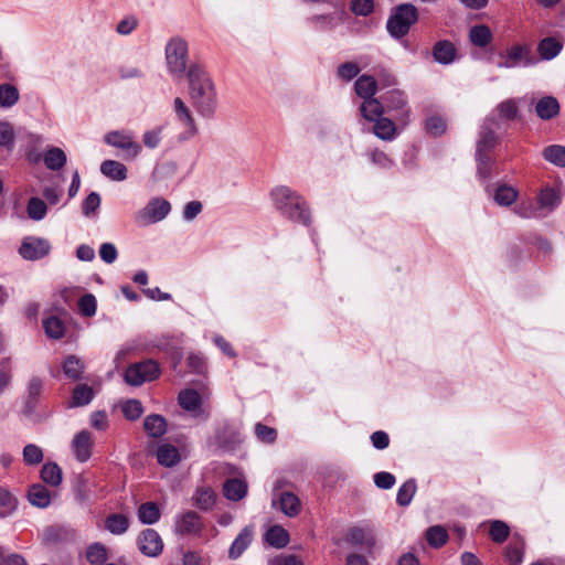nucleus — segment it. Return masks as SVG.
Instances as JSON below:
<instances>
[{"instance_id":"nucleus-1","label":"nucleus","mask_w":565,"mask_h":565,"mask_svg":"<svg viewBox=\"0 0 565 565\" xmlns=\"http://www.w3.org/2000/svg\"><path fill=\"white\" fill-rule=\"evenodd\" d=\"M186 77L193 107L201 116L211 117L217 107V94L210 75L199 64H191Z\"/></svg>"},{"instance_id":"nucleus-2","label":"nucleus","mask_w":565,"mask_h":565,"mask_svg":"<svg viewBox=\"0 0 565 565\" xmlns=\"http://www.w3.org/2000/svg\"><path fill=\"white\" fill-rule=\"evenodd\" d=\"M561 184H544L534 199L522 200L515 213L523 218H543L553 213L562 203Z\"/></svg>"},{"instance_id":"nucleus-3","label":"nucleus","mask_w":565,"mask_h":565,"mask_svg":"<svg viewBox=\"0 0 565 565\" xmlns=\"http://www.w3.org/2000/svg\"><path fill=\"white\" fill-rule=\"evenodd\" d=\"M269 196L273 206L282 216L294 222L309 225L310 213L307 203L296 191L289 186L279 185L270 191Z\"/></svg>"},{"instance_id":"nucleus-4","label":"nucleus","mask_w":565,"mask_h":565,"mask_svg":"<svg viewBox=\"0 0 565 565\" xmlns=\"http://www.w3.org/2000/svg\"><path fill=\"white\" fill-rule=\"evenodd\" d=\"M164 58L167 71L175 79L188 76L189 71V44L181 36H173L168 40L164 46Z\"/></svg>"},{"instance_id":"nucleus-5","label":"nucleus","mask_w":565,"mask_h":565,"mask_svg":"<svg viewBox=\"0 0 565 565\" xmlns=\"http://www.w3.org/2000/svg\"><path fill=\"white\" fill-rule=\"evenodd\" d=\"M417 9L413 4H399L387 19V32L394 39H401L408 33L411 26L417 21Z\"/></svg>"},{"instance_id":"nucleus-6","label":"nucleus","mask_w":565,"mask_h":565,"mask_svg":"<svg viewBox=\"0 0 565 565\" xmlns=\"http://www.w3.org/2000/svg\"><path fill=\"white\" fill-rule=\"evenodd\" d=\"M161 371L159 364L151 359L131 364L125 372V381L132 386H139L159 377Z\"/></svg>"},{"instance_id":"nucleus-7","label":"nucleus","mask_w":565,"mask_h":565,"mask_svg":"<svg viewBox=\"0 0 565 565\" xmlns=\"http://www.w3.org/2000/svg\"><path fill=\"white\" fill-rule=\"evenodd\" d=\"M171 211L170 203L162 198L151 199L146 206L135 214V222L139 226L158 223L167 217Z\"/></svg>"},{"instance_id":"nucleus-8","label":"nucleus","mask_w":565,"mask_h":565,"mask_svg":"<svg viewBox=\"0 0 565 565\" xmlns=\"http://www.w3.org/2000/svg\"><path fill=\"white\" fill-rule=\"evenodd\" d=\"M104 141L114 148L125 151V158L134 159L141 152V146L134 140L127 130H113L105 135Z\"/></svg>"},{"instance_id":"nucleus-9","label":"nucleus","mask_w":565,"mask_h":565,"mask_svg":"<svg viewBox=\"0 0 565 565\" xmlns=\"http://www.w3.org/2000/svg\"><path fill=\"white\" fill-rule=\"evenodd\" d=\"M51 252V243L43 237L26 236L22 239L19 255L26 260H38L47 256Z\"/></svg>"},{"instance_id":"nucleus-10","label":"nucleus","mask_w":565,"mask_h":565,"mask_svg":"<svg viewBox=\"0 0 565 565\" xmlns=\"http://www.w3.org/2000/svg\"><path fill=\"white\" fill-rule=\"evenodd\" d=\"M178 403L182 409L194 418L206 419L209 417V412L203 405L202 397L195 390L184 388L180 391Z\"/></svg>"},{"instance_id":"nucleus-11","label":"nucleus","mask_w":565,"mask_h":565,"mask_svg":"<svg viewBox=\"0 0 565 565\" xmlns=\"http://www.w3.org/2000/svg\"><path fill=\"white\" fill-rule=\"evenodd\" d=\"M384 111L395 113V118L402 124L408 122L409 108L407 98L401 90L394 89L383 96Z\"/></svg>"},{"instance_id":"nucleus-12","label":"nucleus","mask_w":565,"mask_h":565,"mask_svg":"<svg viewBox=\"0 0 565 565\" xmlns=\"http://www.w3.org/2000/svg\"><path fill=\"white\" fill-rule=\"evenodd\" d=\"M138 546L142 554L156 557L161 554L163 550V542L156 530L147 529L139 534Z\"/></svg>"},{"instance_id":"nucleus-13","label":"nucleus","mask_w":565,"mask_h":565,"mask_svg":"<svg viewBox=\"0 0 565 565\" xmlns=\"http://www.w3.org/2000/svg\"><path fill=\"white\" fill-rule=\"evenodd\" d=\"M498 126L499 124L493 118L488 117L486 119L479 132L476 153L488 154L495 147L498 138L494 134L493 127Z\"/></svg>"},{"instance_id":"nucleus-14","label":"nucleus","mask_w":565,"mask_h":565,"mask_svg":"<svg viewBox=\"0 0 565 565\" xmlns=\"http://www.w3.org/2000/svg\"><path fill=\"white\" fill-rule=\"evenodd\" d=\"M94 439L88 430L77 433L71 444L75 458L81 461H87L93 454Z\"/></svg>"},{"instance_id":"nucleus-15","label":"nucleus","mask_w":565,"mask_h":565,"mask_svg":"<svg viewBox=\"0 0 565 565\" xmlns=\"http://www.w3.org/2000/svg\"><path fill=\"white\" fill-rule=\"evenodd\" d=\"M530 65L529 50L524 45H513L504 54V61L498 64L500 68H513L519 65Z\"/></svg>"},{"instance_id":"nucleus-16","label":"nucleus","mask_w":565,"mask_h":565,"mask_svg":"<svg viewBox=\"0 0 565 565\" xmlns=\"http://www.w3.org/2000/svg\"><path fill=\"white\" fill-rule=\"evenodd\" d=\"M173 110H174L177 119L185 128L184 139H189V138L193 137L196 132L195 122H194V119L191 115L189 107L185 105V103L180 97L174 98Z\"/></svg>"},{"instance_id":"nucleus-17","label":"nucleus","mask_w":565,"mask_h":565,"mask_svg":"<svg viewBox=\"0 0 565 565\" xmlns=\"http://www.w3.org/2000/svg\"><path fill=\"white\" fill-rule=\"evenodd\" d=\"M202 523L200 516L193 512L188 511L180 515L175 522V532L182 535L196 534L201 531Z\"/></svg>"},{"instance_id":"nucleus-18","label":"nucleus","mask_w":565,"mask_h":565,"mask_svg":"<svg viewBox=\"0 0 565 565\" xmlns=\"http://www.w3.org/2000/svg\"><path fill=\"white\" fill-rule=\"evenodd\" d=\"M253 536L254 527L252 525L245 526L233 541L228 550V557L231 559L238 558L250 545Z\"/></svg>"},{"instance_id":"nucleus-19","label":"nucleus","mask_w":565,"mask_h":565,"mask_svg":"<svg viewBox=\"0 0 565 565\" xmlns=\"http://www.w3.org/2000/svg\"><path fill=\"white\" fill-rule=\"evenodd\" d=\"M156 457L161 466L169 468L177 466L181 460L179 448L167 443L157 446Z\"/></svg>"},{"instance_id":"nucleus-20","label":"nucleus","mask_w":565,"mask_h":565,"mask_svg":"<svg viewBox=\"0 0 565 565\" xmlns=\"http://www.w3.org/2000/svg\"><path fill=\"white\" fill-rule=\"evenodd\" d=\"M559 110V103L554 96H544L535 103V114L542 120L554 118Z\"/></svg>"},{"instance_id":"nucleus-21","label":"nucleus","mask_w":565,"mask_h":565,"mask_svg":"<svg viewBox=\"0 0 565 565\" xmlns=\"http://www.w3.org/2000/svg\"><path fill=\"white\" fill-rule=\"evenodd\" d=\"M247 483L238 478L227 479L223 484V494L227 500L239 501L247 494Z\"/></svg>"},{"instance_id":"nucleus-22","label":"nucleus","mask_w":565,"mask_h":565,"mask_svg":"<svg viewBox=\"0 0 565 565\" xmlns=\"http://www.w3.org/2000/svg\"><path fill=\"white\" fill-rule=\"evenodd\" d=\"M433 56L436 62L447 65L456 60L457 50L455 45L447 40L438 41L433 47Z\"/></svg>"},{"instance_id":"nucleus-23","label":"nucleus","mask_w":565,"mask_h":565,"mask_svg":"<svg viewBox=\"0 0 565 565\" xmlns=\"http://www.w3.org/2000/svg\"><path fill=\"white\" fill-rule=\"evenodd\" d=\"M216 502V493L210 487H200L192 497V503L198 509L207 511L214 507Z\"/></svg>"},{"instance_id":"nucleus-24","label":"nucleus","mask_w":565,"mask_h":565,"mask_svg":"<svg viewBox=\"0 0 565 565\" xmlns=\"http://www.w3.org/2000/svg\"><path fill=\"white\" fill-rule=\"evenodd\" d=\"M360 113L365 120L375 121L384 113L383 102L374 97L365 98L360 105Z\"/></svg>"},{"instance_id":"nucleus-25","label":"nucleus","mask_w":565,"mask_h":565,"mask_svg":"<svg viewBox=\"0 0 565 565\" xmlns=\"http://www.w3.org/2000/svg\"><path fill=\"white\" fill-rule=\"evenodd\" d=\"M28 499L32 505L41 509L47 508L51 504L50 491L40 483L30 487Z\"/></svg>"},{"instance_id":"nucleus-26","label":"nucleus","mask_w":565,"mask_h":565,"mask_svg":"<svg viewBox=\"0 0 565 565\" xmlns=\"http://www.w3.org/2000/svg\"><path fill=\"white\" fill-rule=\"evenodd\" d=\"M43 160L47 169L56 171L65 166L67 157L63 149L50 147L45 150Z\"/></svg>"},{"instance_id":"nucleus-27","label":"nucleus","mask_w":565,"mask_h":565,"mask_svg":"<svg viewBox=\"0 0 565 565\" xmlns=\"http://www.w3.org/2000/svg\"><path fill=\"white\" fill-rule=\"evenodd\" d=\"M279 509L285 515L294 518L300 512V499L292 492H282L279 497Z\"/></svg>"},{"instance_id":"nucleus-28","label":"nucleus","mask_w":565,"mask_h":565,"mask_svg":"<svg viewBox=\"0 0 565 565\" xmlns=\"http://www.w3.org/2000/svg\"><path fill=\"white\" fill-rule=\"evenodd\" d=\"M143 428L150 437H161L167 431V420L158 414L148 415L143 420Z\"/></svg>"},{"instance_id":"nucleus-29","label":"nucleus","mask_w":565,"mask_h":565,"mask_svg":"<svg viewBox=\"0 0 565 565\" xmlns=\"http://www.w3.org/2000/svg\"><path fill=\"white\" fill-rule=\"evenodd\" d=\"M100 172L114 181H124L127 178V168L116 160H105L100 164Z\"/></svg>"},{"instance_id":"nucleus-30","label":"nucleus","mask_w":565,"mask_h":565,"mask_svg":"<svg viewBox=\"0 0 565 565\" xmlns=\"http://www.w3.org/2000/svg\"><path fill=\"white\" fill-rule=\"evenodd\" d=\"M492 32L486 24L473 25L469 31L470 42L478 47H484L492 41Z\"/></svg>"},{"instance_id":"nucleus-31","label":"nucleus","mask_w":565,"mask_h":565,"mask_svg":"<svg viewBox=\"0 0 565 565\" xmlns=\"http://www.w3.org/2000/svg\"><path fill=\"white\" fill-rule=\"evenodd\" d=\"M265 541L276 548L285 547L289 542L288 532L280 525L270 526L265 533Z\"/></svg>"},{"instance_id":"nucleus-32","label":"nucleus","mask_w":565,"mask_h":565,"mask_svg":"<svg viewBox=\"0 0 565 565\" xmlns=\"http://www.w3.org/2000/svg\"><path fill=\"white\" fill-rule=\"evenodd\" d=\"M376 88V81L370 75L360 76L354 84L356 95L363 99L374 97Z\"/></svg>"},{"instance_id":"nucleus-33","label":"nucleus","mask_w":565,"mask_h":565,"mask_svg":"<svg viewBox=\"0 0 565 565\" xmlns=\"http://www.w3.org/2000/svg\"><path fill=\"white\" fill-rule=\"evenodd\" d=\"M563 49V44L554 38H545L541 40L537 46L540 56L550 61L556 57Z\"/></svg>"},{"instance_id":"nucleus-34","label":"nucleus","mask_w":565,"mask_h":565,"mask_svg":"<svg viewBox=\"0 0 565 565\" xmlns=\"http://www.w3.org/2000/svg\"><path fill=\"white\" fill-rule=\"evenodd\" d=\"M43 390V381L33 376L29 383L26 388V399H25V408L29 413L33 412L36 405V401L40 397Z\"/></svg>"},{"instance_id":"nucleus-35","label":"nucleus","mask_w":565,"mask_h":565,"mask_svg":"<svg viewBox=\"0 0 565 565\" xmlns=\"http://www.w3.org/2000/svg\"><path fill=\"white\" fill-rule=\"evenodd\" d=\"M374 122L373 131L379 138L383 140H392L395 137L396 126L394 121L381 116Z\"/></svg>"},{"instance_id":"nucleus-36","label":"nucleus","mask_w":565,"mask_h":565,"mask_svg":"<svg viewBox=\"0 0 565 565\" xmlns=\"http://www.w3.org/2000/svg\"><path fill=\"white\" fill-rule=\"evenodd\" d=\"M518 199V191L507 184L499 185L493 195V200L497 204L501 206H510Z\"/></svg>"},{"instance_id":"nucleus-37","label":"nucleus","mask_w":565,"mask_h":565,"mask_svg":"<svg viewBox=\"0 0 565 565\" xmlns=\"http://www.w3.org/2000/svg\"><path fill=\"white\" fill-rule=\"evenodd\" d=\"M63 372L66 377L76 381L84 372V363L76 355H68L63 362Z\"/></svg>"},{"instance_id":"nucleus-38","label":"nucleus","mask_w":565,"mask_h":565,"mask_svg":"<svg viewBox=\"0 0 565 565\" xmlns=\"http://www.w3.org/2000/svg\"><path fill=\"white\" fill-rule=\"evenodd\" d=\"M542 157L550 163L565 168V147L561 145H552L544 148Z\"/></svg>"},{"instance_id":"nucleus-39","label":"nucleus","mask_w":565,"mask_h":565,"mask_svg":"<svg viewBox=\"0 0 565 565\" xmlns=\"http://www.w3.org/2000/svg\"><path fill=\"white\" fill-rule=\"evenodd\" d=\"M20 98L18 88L9 83L0 85V107L11 108Z\"/></svg>"},{"instance_id":"nucleus-40","label":"nucleus","mask_w":565,"mask_h":565,"mask_svg":"<svg viewBox=\"0 0 565 565\" xmlns=\"http://www.w3.org/2000/svg\"><path fill=\"white\" fill-rule=\"evenodd\" d=\"M138 519L143 524H153L160 519V510L153 502L142 503L138 509Z\"/></svg>"},{"instance_id":"nucleus-41","label":"nucleus","mask_w":565,"mask_h":565,"mask_svg":"<svg viewBox=\"0 0 565 565\" xmlns=\"http://www.w3.org/2000/svg\"><path fill=\"white\" fill-rule=\"evenodd\" d=\"M105 527L111 534L120 535L124 534L129 527V521L127 516L122 514H110L105 520Z\"/></svg>"},{"instance_id":"nucleus-42","label":"nucleus","mask_w":565,"mask_h":565,"mask_svg":"<svg viewBox=\"0 0 565 565\" xmlns=\"http://www.w3.org/2000/svg\"><path fill=\"white\" fill-rule=\"evenodd\" d=\"M41 479L49 486L57 487L62 482V470L54 463H45L41 469Z\"/></svg>"},{"instance_id":"nucleus-43","label":"nucleus","mask_w":565,"mask_h":565,"mask_svg":"<svg viewBox=\"0 0 565 565\" xmlns=\"http://www.w3.org/2000/svg\"><path fill=\"white\" fill-rule=\"evenodd\" d=\"M43 328L45 334L51 339H61L65 334V326L63 321L57 317H49L43 320Z\"/></svg>"},{"instance_id":"nucleus-44","label":"nucleus","mask_w":565,"mask_h":565,"mask_svg":"<svg viewBox=\"0 0 565 565\" xmlns=\"http://www.w3.org/2000/svg\"><path fill=\"white\" fill-rule=\"evenodd\" d=\"M426 540L431 547L438 548L448 540V533L441 525H434L427 529Z\"/></svg>"},{"instance_id":"nucleus-45","label":"nucleus","mask_w":565,"mask_h":565,"mask_svg":"<svg viewBox=\"0 0 565 565\" xmlns=\"http://www.w3.org/2000/svg\"><path fill=\"white\" fill-rule=\"evenodd\" d=\"M86 558L92 565H102L107 559L106 546L99 542L88 545Z\"/></svg>"},{"instance_id":"nucleus-46","label":"nucleus","mask_w":565,"mask_h":565,"mask_svg":"<svg viewBox=\"0 0 565 565\" xmlns=\"http://www.w3.org/2000/svg\"><path fill=\"white\" fill-rule=\"evenodd\" d=\"M94 392L88 385H77L73 392L71 406H84L90 403Z\"/></svg>"},{"instance_id":"nucleus-47","label":"nucleus","mask_w":565,"mask_h":565,"mask_svg":"<svg viewBox=\"0 0 565 565\" xmlns=\"http://www.w3.org/2000/svg\"><path fill=\"white\" fill-rule=\"evenodd\" d=\"M28 216L33 221H41L47 213L46 203L39 198H31L26 206Z\"/></svg>"},{"instance_id":"nucleus-48","label":"nucleus","mask_w":565,"mask_h":565,"mask_svg":"<svg viewBox=\"0 0 565 565\" xmlns=\"http://www.w3.org/2000/svg\"><path fill=\"white\" fill-rule=\"evenodd\" d=\"M415 492H416L415 480H413V479L407 480L399 487V489L397 491V497H396L397 503L402 507L408 505L411 503Z\"/></svg>"},{"instance_id":"nucleus-49","label":"nucleus","mask_w":565,"mask_h":565,"mask_svg":"<svg viewBox=\"0 0 565 565\" xmlns=\"http://www.w3.org/2000/svg\"><path fill=\"white\" fill-rule=\"evenodd\" d=\"M124 416L129 420L138 419L142 413L143 407L140 401L138 399H128L121 406Z\"/></svg>"},{"instance_id":"nucleus-50","label":"nucleus","mask_w":565,"mask_h":565,"mask_svg":"<svg viewBox=\"0 0 565 565\" xmlns=\"http://www.w3.org/2000/svg\"><path fill=\"white\" fill-rule=\"evenodd\" d=\"M100 195L97 192H90L82 204L83 214L86 217L94 216L100 206Z\"/></svg>"},{"instance_id":"nucleus-51","label":"nucleus","mask_w":565,"mask_h":565,"mask_svg":"<svg viewBox=\"0 0 565 565\" xmlns=\"http://www.w3.org/2000/svg\"><path fill=\"white\" fill-rule=\"evenodd\" d=\"M510 533V529L503 521H492L490 526V536L495 543H503Z\"/></svg>"},{"instance_id":"nucleus-52","label":"nucleus","mask_w":565,"mask_h":565,"mask_svg":"<svg viewBox=\"0 0 565 565\" xmlns=\"http://www.w3.org/2000/svg\"><path fill=\"white\" fill-rule=\"evenodd\" d=\"M23 460L30 466L39 465L43 460L42 449L34 444L26 445L23 448Z\"/></svg>"},{"instance_id":"nucleus-53","label":"nucleus","mask_w":565,"mask_h":565,"mask_svg":"<svg viewBox=\"0 0 565 565\" xmlns=\"http://www.w3.org/2000/svg\"><path fill=\"white\" fill-rule=\"evenodd\" d=\"M477 173L481 180H488L491 177V159L487 153H476Z\"/></svg>"},{"instance_id":"nucleus-54","label":"nucleus","mask_w":565,"mask_h":565,"mask_svg":"<svg viewBox=\"0 0 565 565\" xmlns=\"http://www.w3.org/2000/svg\"><path fill=\"white\" fill-rule=\"evenodd\" d=\"M360 73V67L356 63L353 62H345L343 64H340L337 70V76L338 78L350 82L354 77L358 76Z\"/></svg>"},{"instance_id":"nucleus-55","label":"nucleus","mask_w":565,"mask_h":565,"mask_svg":"<svg viewBox=\"0 0 565 565\" xmlns=\"http://www.w3.org/2000/svg\"><path fill=\"white\" fill-rule=\"evenodd\" d=\"M499 116L503 119H514L518 116V104L515 99H507L497 107Z\"/></svg>"},{"instance_id":"nucleus-56","label":"nucleus","mask_w":565,"mask_h":565,"mask_svg":"<svg viewBox=\"0 0 565 565\" xmlns=\"http://www.w3.org/2000/svg\"><path fill=\"white\" fill-rule=\"evenodd\" d=\"M79 311L86 317H93L97 310V301L94 295L86 294L78 301Z\"/></svg>"},{"instance_id":"nucleus-57","label":"nucleus","mask_w":565,"mask_h":565,"mask_svg":"<svg viewBox=\"0 0 565 565\" xmlns=\"http://www.w3.org/2000/svg\"><path fill=\"white\" fill-rule=\"evenodd\" d=\"M138 26V19L134 15H128L121 19L116 25V32L120 35H130Z\"/></svg>"},{"instance_id":"nucleus-58","label":"nucleus","mask_w":565,"mask_h":565,"mask_svg":"<svg viewBox=\"0 0 565 565\" xmlns=\"http://www.w3.org/2000/svg\"><path fill=\"white\" fill-rule=\"evenodd\" d=\"M188 366L190 370L196 374H204L206 371V361L204 356L200 353H191L188 359Z\"/></svg>"},{"instance_id":"nucleus-59","label":"nucleus","mask_w":565,"mask_h":565,"mask_svg":"<svg viewBox=\"0 0 565 565\" xmlns=\"http://www.w3.org/2000/svg\"><path fill=\"white\" fill-rule=\"evenodd\" d=\"M351 10L356 15L366 17L374 10L373 0H351Z\"/></svg>"},{"instance_id":"nucleus-60","label":"nucleus","mask_w":565,"mask_h":565,"mask_svg":"<svg viewBox=\"0 0 565 565\" xmlns=\"http://www.w3.org/2000/svg\"><path fill=\"white\" fill-rule=\"evenodd\" d=\"M426 129L433 136H440L446 130V121L439 116H431L426 121Z\"/></svg>"},{"instance_id":"nucleus-61","label":"nucleus","mask_w":565,"mask_h":565,"mask_svg":"<svg viewBox=\"0 0 565 565\" xmlns=\"http://www.w3.org/2000/svg\"><path fill=\"white\" fill-rule=\"evenodd\" d=\"M118 256L116 246L113 243H103L99 247V257L106 264H113Z\"/></svg>"},{"instance_id":"nucleus-62","label":"nucleus","mask_w":565,"mask_h":565,"mask_svg":"<svg viewBox=\"0 0 565 565\" xmlns=\"http://www.w3.org/2000/svg\"><path fill=\"white\" fill-rule=\"evenodd\" d=\"M14 141V131L11 124L7 121L0 122V146L11 147Z\"/></svg>"},{"instance_id":"nucleus-63","label":"nucleus","mask_w":565,"mask_h":565,"mask_svg":"<svg viewBox=\"0 0 565 565\" xmlns=\"http://www.w3.org/2000/svg\"><path fill=\"white\" fill-rule=\"evenodd\" d=\"M161 132L162 128H156L146 131L142 136V141L145 146L149 149L157 148L161 141Z\"/></svg>"},{"instance_id":"nucleus-64","label":"nucleus","mask_w":565,"mask_h":565,"mask_svg":"<svg viewBox=\"0 0 565 565\" xmlns=\"http://www.w3.org/2000/svg\"><path fill=\"white\" fill-rule=\"evenodd\" d=\"M374 483L380 489H391L395 484V477L386 471H381L374 475Z\"/></svg>"}]
</instances>
